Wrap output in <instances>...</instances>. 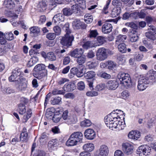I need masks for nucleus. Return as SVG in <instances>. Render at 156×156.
Segmentation results:
<instances>
[{"label": "nucleus", "instance_id": "nucleus-35", "mask_svg": "<svg viewBox=\"0 0 156 156\" xmlns=\"http://www.w3.org/2000/svg\"><path fill=\"white\" fill-rule=\"evenodd\" d=\"M20 141L26 142L27 141L28 139L27 133L25 131L23 132L20 134Z\"/></svg>", "mask_w": 156, "mask_h": 156}, {"label": "nucleus", "instance_id": "nucleus-16", "mask_svg": "<svg viewBox=\"0 0 156 156\" xmlns=\"http://www.w3.org/2000/svg\"><path fill=\"white\" fill-rule=\"evenodd\" d=\"M112 26L111 24L106 23L102 26V31L104 34H108L112 31Z\"/></svg>", "mask_w": 156, "mask_h": 156}, {"label": "nucleus", "instance_id": "nucleus-21", "mask_svg": "<svg viewBox=\"0 0 156 156\" xmlns=\"http://www.w3.org/2000/svg\"><path fill=\"white\" fill-rule=\"evenodd\" d=\"M64 19V15L62 13H58L54 16L53 18L52 21L56 23H57L58 21L63 22Z\"/></svg>", "mask_w": 156, "mask_h": 156}, {"label": "nucleus", "instance_id": "nucleus-53", "mask_svg": "<svg viewBox=\"0 0 156 156\" xmlns=\"http://www.w3.org/2000/svg\"><path fill=\"white\" fill-rule=\"evenodd\" d=\"M145 10L146 9H144L141 10L140 12H135V13H136L137 14H134V15H137L139 18H144L146 16Z\"/></svg>", "mask_w": 156, "mask_h": 156}, {"label": "nucleus", "instance_id": "nucleus-11", "mask_svg": "<svg viewBox=\"0 0 156 156\" xmlns=\"http://www.w3.org/2000/svg\"><path fill=\"white\" fill-rule=\"evenodd\" d=\"M83 53V51L81 48H76L73 51H71L69 55L71 57L77 58L82 55Z\"/></svg>", "mask_w": 156, "mask_h": 156}, {"label": "nucleus", "instance_id": "nucleus-57", "mask_svg": "<svg viewBox=\"0 0 156 156\" xmlns=\"http://www.w3.org/2000/svg\"><path fill=\"white\" fill-rule=\"evenodd\" d=\"M137 14L136 13H132L130 14L128 12L125 13L123 16L122 19L124 20H126L129 17L133 16L134 14Z\"/></svg>", "mask_w": 156, "mask_h": 156}, {"label": "nucleus", "instance_id": "nucleus-37", "mask_svg": "<svg viewBox=\"0 0 156 156\" xmlns=\"http://www.w3.org/2000/svg\"><path fill=\"white\" fill-rule=\"evenodd\" d=\"M75 2L83 9H84L86 8L85 1L84 0H75Z\"/></svg>", "mask_w": 156, "mask_h": 156}, {"label": "nucleus", "instance_id": "nucleus-13", "mask_svg": "<svg viewBox=\"0 0 156 156\" xmlns=\"http://www.w3.org/2000/svg\"><path fill=\"white\" fill-rule=\"evenodd\" d=\"M106 86L109 90H115L118 87V83L115 80H109L107 82Z\"/></svg>", "mask_w": 156, "mask_h": 156}, {"label": "nucleus", "instance_id": "nucleus-28", "mask_svg": "<svg viewBox=\"0 0 156 156\" xmlns=\"http://www.w3.org/2000/svg\"><path fill=\"white\" fill-rule=\"evenodd\" d=\"M78 143L76 140H74L73 138L70 136L66 142V145L68 146H73L76 145Z\"/></svg>", "mask_w": 156, "mask_h": 156}, {"label": "nucleus", "instance_id": "nucleus-43", "mask_svg": "<svg viewBox=\"0 0 156 156\" xmlns=\"http://www.w3.org/2000/svg\"><path fill=\"white\" fill-rule=\"evenodd\" d=\"M97 75L105 79H109L111 78V75L105 72H101L100 73H98Z\"/></svg>", "mask_w": 156, "mask_h": 156}, {"label": "nucleus", "instance_id": "nucleus-51", "mask_svg": "<svg viewBox=\"0 0 156 156\" xmlns=\"http://www.w3.org/2000/svg\"><path fill=\"white\" fill-rule=\"evenodd\" d=\"M98 35L97 30H90L88 36L90 37H95Z\"/></svg>", "mask_w": 156, "mask_h": 156}, {"label": "nucleus", "instance_id": "nucleus-63", "mask_svg": "<svg viewBox=\"0 0 156 156\" xmlns=\"http://www.w3.org/2000/svg\"><path fill=\"white\" fill-rule=\"evenodd\" d=\"M55 37L56 35L54 33H49L46 35V37L49 40H53Z\"/></svg>", "mask_w": 156, "mask_h": 156}, {"label": "nucleus", "instance_id": "nucleus-34", "mask_svg": "<svg viewBox=\"0 0 156 156\" xmlns=\"http://www.w3.org/2000/svg\"><path fill=\"white\" fill-rule=\"evenodd\" d=\"M118 49L119 51L122 53H126L127 51L126 45L124 43L119 44L118 45Z\"/></svg>", "mask_w": 156, "mask_h": 156}, {"label": "nucleus", "instance_id": "nucleus-42", "mask_svg": "<svg viewBox=\"0 0 156 156\" xmlns=\"http://www.w3.org/2000/svg\"><path fill=\"white\" fill-rule=\"evenodd\" d=\"M62 117V115L60 114H55L52 118V120L55 122H58L60 121Z\"/></svg>", "mask_w": 156, "mask_h": 156}, {"label": "nucleus", "instance_id": "nucleus-60", "mask_svg": "<svg viewBox=\"0 0 156 156\" xmlns=\"http://www.w3.org/2000/svg\"><path fill=\"white\" fill-rule=\"evenodd\" d=\"M12 73L15 76H19L21 75L20 69L18 68H16L12 71Z\"/></svg>", "mask_w": 156, "mask_h": 156}, {"label": "nucleus", "instance_id": "nucleus-22", "mask_svg": "<svg viewBox=\"0 0 156 156\" xmlns=\"http://www.w3.org/2000/svg\"><path fill=\"white\" fill-rule=\"evenodd\" d=\"M3 5L6 8L12 9L15 6V4L12 0H5L3 2Z\"/></svg>", "mask_w": 156, "mask_h": 156}, {"label": "nucleus", "instance_id": "nucleus-59", "mask_svg": "<svg viewBox=\"0 0 156 156\" xmlns=\"http://www.w3.org/2000/svg\"><path fill=\"white\" fill-rule=\"evenodd\" d=\"M111 2V0H108L106 2V4L105 6L104 7L103 10L102 12L105 14H106L108 13V11H107L108 8V6Z\"/></svg>", "mask_w": 156, "mask_h": 156}, {"label": "nucleus", "instance_id": "nucleus-33", "mask_svg": "<svg viewBox=\"0 0 156 156\" xmlns=\"http://www.w3.org/2000/svg\"><path fill=\"white\" fill-rule=\"evenodd\" d=\"M96 75L95 72L93 71H88L84 73V77L87 79H90L94 77Z\"/></svg>", "mask_w": 156, "mask_h": 156}, {"label": "nucleus", "instance_id": "nucleus-5", "mask_svg": "<svg viewBox=\"0 0 156 156\" xmlns=\"http://www.w3.org/2000/svg\"><path fill=\"white\" fill-rule=\"evenodd\" d=\"M151 147L147 145H143L139 147L136 150V154L139 156H147L151 152Z\"/></svg>", "mask_w": 156, "mask_h": 156}, {"label": "nucleus", "instance_id": "nucleus-64", "mask_svg": "<svg viewBox=\"0 0 156 156\" xmlns=\"http://www.w3.org/2000/svg\"><path fill=\"white\" fill-rule=\"evenodd\" d=\"M77 88L80 90H83L85 88V84L83 81L79 82L77 84Z\"/></svg>", "mask_w": 156, "mask_h": 156}, {"label": "nucleus", "instance_id": "nucleus-52", "mask_svg": "<svg viewBox=\"0 0 156 156\" xmlns=\"http://www.w3.org/2000/svg\"><path fill=\"white\" fill-rule=\"evenodd\" d=\"M24 82L26 83H27V81L22 76L19 77L18 80H16V84L19 85L20 84H23Z\"/></svg>", "mask_w": 156, "mask_h": 156}, {"label": "nucleus", "instance_id": "nucleus-29", "mask_svg": "<svg viewBox=\"0 0 156 156\" xmlns=\"http://www.w3.org/2000/svg\"><path fill=\"white\" fill-rule=\"evenodd\" d=\"M72 24L74 29H78L81 28L82 23L80 20L76 19L73 22Z\"/></svg>", "mask_w": 156, "mask_h": 156}, {"label": "nucleus", "instance_id": "nucleus-48", "mask_svg": "<svg viewBox=\"0 0 156 156\" xmlns=\"http://www.w3.org/2000/svg\"><path fill=\"white\" fill-rule=\"evenodd\" d=\"M30 33L37 34L39 33L40 30L39 28L36 26L31 27L30 28Z\"/></svg>", "mask_w": 156, "mask_h": 156}, {"label": "nucleus", "instance_id": "nucleus-4", "mask_svg": "<svg viewBox=\"0 0 156 156\" xmlns=\"http://www.w3.org/2000/svg\"><path fill=\"white\" fill-rule=\"evenodd\" d=\"M18 107V111L20 115H23L26 113L23 118L26 121H27L31 116L32 113L31 109L28 108L27 111L26 106L22 104H19Z\"/></svg>", "mask_w": 156, "mask_h": 156}, {"label": "nucleus", "instance_id": "nucleus-10", "mask_svg": "<svg viewBox=\"0 0 156 156\" xmlns=\"http://www.w3.org/2000/svg\"><path fill=\"white\" fill-rule=\"evenodd\" d=\"M122 146L123 150L126 154H130L133 152V147L131 144L125 143L122 144Z\"/></svg>", "mask_w": 156, "mask_h": 156}, {"label": "nucleus", "instance_id": "nucleus-56", "mask_svg": "<svg viewBox=\"0 0 156 156\" xmlns=\"http://www.w3.org/2000/svg\"><path fill=\"white\" fill-rule=\"evenodd\" d=\"M121 97L123 99L128 98L129 96V93L127 90H124L121 94Z\"/></svg>", "mask_w": 156, "mask_h": 156}, {"label": "nucleus", "instance_id": "nucleus-58", "mask_svg": "<svg viewBox=\"0 0 156 156\" xmlns=\"http://www.w3.org/2000/svg\"><path fill=\"white\" fill-rule=\"evenodd\" d=\"M52 93L54 95H57L59 94H64L65 92L63 90L55 89L52 91Z\"/></svg>", "mask_w": 156, "mask_h": 156}, {"label": "nucleus", "instance_id": "nucleus-8", "mask_svg": "<svg viewBox=\"0 0 156 156\" xmlns=\"http://www.w3.org/2000/svg\"><path fill=\"white\" fill-rule=\"evenodd\" d=\"M59 141L56 139H54L49 141L48 143V148L50 152H52L55 150V147L58 146Z\"/></svg>", "mask_w": 156, "mask_h": 156}, {"label": "nucleus", "instance_id": "nucleus-6", "mask_svg": "<svg viewBox=\"0 0 156 156\" xmlns=\"http://www.w3.org/2000/svg\"><path fill=\"white\" fill-rule=\"evenodd\" d=\"M105 51L106 48H100L98 49L96 54L97 60L103 61L107 58V55L106 54Z\"/></svg>", "mask_w": 156, "mask_h": 156}, {"label": "nucleus", "instance_id": "nucleus-36", "mask_svg": "<svg viewBox=\"0 0 156 156\" xmlns=\"http://www.w3.org/2000/svg\"><path fill=\"white\" fill-rule=\"evenodd\" d=\"M91 121L88 119H85L80 123V125L82 127H87L90 126L91 125Z\"/></svg>", "mask_w": 156, "mask_h": 156}, {"label": "nucleus", "instance_id": "nucleus-19", "mask_svg": "<svg viewBox=\"0 0 156 156\" xmlns=\"http://www.w3.org/2000/svg\"><path fill=\"white\" fill-rule=\"evenodd\" d=\"M67 119H64L66 120V122L69 125H72L75 124L77 121L76 117L75 116H68Z\"/></svg>", "mask_w": 156, "mask_h": 156}, {"label": "nucleus", "instance_id": "nucleus-2", "mask_svg": "<svg viewBox=\"0 0 156 156\" xmlns=\"http://www.w3.org/2000/svg\"><path fill=\"white\" fill-rule=\"evenodd\" d=\"M60 25L66 33L65 36L63 37L61 40L60 43L64 46H71L72 42L74 39V37L72 35L70 34L71 31L69 29V23H66L64 25L60 24Z\"/></svg>", "mask_w": 156, "mask_h": 156}, {"label": "nucleus", "instance_id": "nucleus-49", "mask_svg": "<svg viewBox=\"0 0 156 156\" xmlns=\"http://www.w3.org/2000/svg\"><path fill=\"white\" fill-rule=\"evenodd\" d=\"M117 60L120 64H122L126 62V58L125 56L123 55H119L117 58Z\"/></svg>", "mask_w": 156, "mask_h": 156}, {"label": "nucleus", "instance_id": "nucleus-12", "mask_svg": "<svg viewBox=\"0 0 156 156\" xmlns=\"http://www.w3.org/2000/svg\"><path fill=\"white\" fill-rule=\"evenodd\" d=\"M147 84L142 77L139 78L137 85L138 89L140 91L145 90L147 87Z\"/></svg>", "mask_w": 156, "mask_h": 156}, {"label": "nucleus", "instance_id": "nucleus-7", "mask_svg": "<svg viewBox=\"0 0 156 156\" xmlns=\"http://www.w3.org/2000/svg\"><path fill=\"white\" fill-rule=\"evenodd\" d=\"M142 77L147 84L151 85L156 81V74L154 73H147L145 77Z\"/></svg>", "mask_w": 156, "mask_h": 156}, {"label": "nucleus", "instance_id": "nucleus-40", "mask_svg": "<svg viewBox=\"0 0 156 156\" xmlns=\"http://www.w3.org/2000/svg\"><path fill=\"white\" fill-rule=\"evenodd\" d=\"M47 59L51 61H54L56 60V57L53 52H50L48 53Z\"/></svg>", "mask_w": 156, "mask_h": 156}, {"label": "nucleus", "instance_id": "nucleus-14", "mask_svg": "<svg viewBox=\"0 0 156 156\" xmlns=\"http://www.w3.org/2000/svg\"><path fill=\"white\" fill-rule=\"evenodd\" d=\"M70 136L74 140H76L77 143H80L82 142L83 135L81 132H77L73 133Z\"/></svg>", "mask_w": 156, "mask_h": 156}, {"label": "nucleus", "instance_id": "nucleus-26", "mask_svg": "<svg viewBox=\"0 0 156 156\" xmlns=\"http://www.w3.org/2000/svg\"><path fill=\"white\" fill-rule=\"evenodd\" d=\"M45 65L42 64H39L36 65L34 68L35 72H44V70H47L45 69Z\"/></svg>", "mask_w": 156, "mask_h": 156}, {"label": "nucleus", "instance_id": "nucleus-1", "mask_svg": "<svg viewBox=\"0 0 156 156\" xmlns=\"http://www.w3.org/2000/svg\"><path fill=\"white\" fill-rule=\"evenodd\" d=\"M120 118L116 113L112 112L105 117V122L107 127L109 128L116 129L120 126L121 122L120 121Z\"/></svg>", "mask_w": 156, "mask_h": 156}, {"label": "nucleus", "instance_id": "nucleus-3", "mask_svg": "<svg viewBox=\"0 0 156 156\" xmlns=\"http://www.w3.org/2000/svg\"><path fill=\"white\" fill-rule=\"evenodd\" d=\"M122 85L127 89L132 86V82L129 75L122 72H120L117 76Z\"/></svg>", "mask_w": 156, "mask_h": 156}, {"label": "nucleus", "instance_id": "nucleus-27", "mask_svg": "<svg viewBox=\"0 0 156 156\" xmlns=\"http://www.w3.org/2000/svg\"><path fill=\"white\" fill-rule=\"evenodd\" d=\"M156 33L154 32H150L148 31L145 34V36L148 39L152 41H154L156 39L155 35Z\"/></svg>", "mask_w": 156, "mask_h": 156}, {"label": "nucleus", "instance_id": "nucleus-50", "mask_svg": "<svg viewBox=\"0 0 156 156\" xmlns=\"http://www.w3.org/2000/svg\"><path fill=\"white\" fill-rule=\"evenodd\" d=\"M5 37L6 39L9 41H11L14 38L13 34L11 33H8L5 34Z\"/></svg>", "mask_w": 156, "mask_h": 156}, {"label": "nucleus", "instance_id": "nucleus-25", "mask_svg": "<svg viewBox=\"0 0 156 156\" xmlns=\"http://www.w3.org/2000/svg\"><path fill=\"white\" fill-rule=\"evenodd\" d=\"M83 148L86 151L90 152L94 149V144L92 143H87L83 145Z\"/></svg>", "mask_w": 156, "mask_h": 156}, {"label": "nucleus", "instance_id": "nucleus-55", "mask_svg": "<svg viewBox=\"0 0 156 156\" xmlns=\"http://www.w3.org/2000/svg\"><path fill=\"white\" fill-rule=\"evenodd\" d=\"M92 42L90 41H88L86 42L83 45V47L85 49H88L92 47Z\"/></svg>", "mask_w": 156, "mask_h": 156}, {"label": "nucleus", "instance_id": "nucleus-24", "mask_svg": "<svg viewBox=\"0 0 156 156\" xmlns=\"http://www.w3.org/2000/svg\"><path fill=\"white\" fill-rule=\"evenodd\" d=\"M137 31L136 30H133L131 32L130 35V40L131 42H135L136 41L138 38V36L137 34Z\"/></svg>", "mask_w": 156, "mask_h": 156}, {"label": "nucleus", "instance_id": "nucleus-17", "mask_svg": "<svg viewBox=\"0 0 156 156\" xmlns=\"http://www.w3.org/2000/svg\"><path fill=\"white\" fill-rule=\"evenodd\" d=\"M48 71L47 70H44V72H34L33 73L34 76L38 79H41L47 76Z\"/></svg>", "mask_w": 156, "mask_h": 156}, {"label": "nucleus", "instance_id": "nucleus-41", "mask_svg": "<svg viewBox=\"0 0 156 156\" xmlns=\"http://www.w3.org/2000/svg\"><path fill=\"white\" fill-rule=\"evenodd\" d=\"M106 64L108 69L111 70L114 69L116 66V63L112 61H108L106 62Z\"/></svg>", "mask_w": 156, "mask_h": 156}, {"label": "nucleus", "instance_id": "nucleus-23", "mask_svg": "<svg viewBox=\"0 0 156 156\" xmlns=\"http://www.w3.org/2000/svg\"><path fill=\"white\" fill-rule=\"evenodd\" d=\"M57 5V3L55 0H47V8L52 10Z\"/></svg>", "mask_w": 156, "mask_h": 156}, {"label": "nucleus", "instance_id": "nucleus-46", "mask_svg": "<svg viewBox=\"0 0 156 156\" xmlns=\"http://www.w3.org/2000/svg\"><path fill=\"white\" fill-rule=\"evenodd\" d=\"M53 30L56 35L58 36L61 34V29L59 26H55L53 28Z\"/></svg>", "mask_w": 156, "mask_h": 156}, {"label": "nucleus", "instance_id": "nucleus-45", "mask_svg": "<svg viewBox=\"0 0 156 156\" xmlns=\"http://www.w3.org/2000/svg\"><path fill=\"white\" fill-rule=\"evenodd\" d=\"M61 99L60 97H55L51 101V103L53 105L58 104L61 101Z\"/></svg>", "mask_w": 156, "mask_h": 156}, {"label": "nucleus", "instance_id": "nucleus-44", "mask_svg": "<svg viewBox=\"0 0 156 156\" xmlns=\"http://www.w3.org/2000/svg\"><path fill=\"white\" fill-rule=\"evenodd\" d=\"M85 57L82 55L79 56V57L77 58L76 59L77 62L80 65H82L85 62Z\"/></svg>", "mask_w": 156, "mask_h": 156}, {"label": "nucleus", "instance_id": "nucleus-20", "mask_svg": "<svg viewBox=\"0 0 156 156\" xmlns=\"http://www.w3.org/2000/svg\"><path fill=\"white\" fill-rule=\"evenodd\" d=\"M76 88L75 84L73 83L66 84L63 87L64 91H73Z\"/></svg>", "mask_w": 156, "mask_h": 156}, {"label": "nucleus", "instance_id": "nucleus-61", "mask_svg": "<svg viewBox=\"0 0 156 156\" xmlns=\"http://www.w3.org/2000/svg\"><path fill=\"white\" fill-rule=\"evenodd\" d=\"M105 85L104 83H101L97 85L95 87V90L97 91L101 90L105 87Z\"/></svg>", "mask_w": 156, "mask_h": 156}, {"label": "nucleus", "instance_id": "nucleus-30", "mask_svg": "<svg viewBox=\"0 0 156 156\" xmlns=\"http://www.w3.org/2000/svg\"><path fill=\"white\" fill-rule=\"evenodd\" d=\"M121 9L119 8H116L113 9L111 16L112 17H115L118 16L120 13Z\"/></svg>", "mask_w": 156, "mask_h": 156}, {"label": "nucleus", "instance_id": "nucleus-39", "mask_svg": "<svg viewBox=\"0 0 156 156\" xmlns=\"http://www.w3.org/2000/svg\"><path fill=\"white\" fill-rule=\"evenodd\" d=\"M63 13L64 15L66 16H69L73 14V12L69 8H65L62 10Z\"/></svg>", "mask_w": 156, "mask_h": 156}, {"label": "nucleus", "instance_id": "nucleus-54", "mask_svg": "<svg viewBox=\"0 0 156 156\" xmlns=\"http://www.w3.org/2000/svg\"><path fill=\"white\" fill-rule=\"evenodd\" d=\"M112 3L113 5L117 7V8H120L122 5V3L120 0H113Z\"/></svg>", "mask_w": 156, "mask_h": 156}, {"label": "nucleus", "instance_id": "nucleus-38", "mask_svg": "<svg viewBox=\"0 0 156 156\" xmlns=\"http://www.w3.org/2000/svg\"><path fill=\"white\" fill-rule=\"evenodd\" d=\"M105 38L101 36H99L97 38L96 46H99L102 45L105 42Z\"/></svg>", "mask_w": 156, "mask_h": 156}, {"label": "nucleus", "instance_id": "nucleus-15", "mask_svg": "<svg viewBox=\"0 0 156 156\" xmlns=\"http://www.w3.org/2000/svg\"><path fill=\"white\" fill-rule=\"evenodd\" d=\"M109 150L108 147L105 145H101L99 149V154L101 156H107Z\"/></svg>", "mask_w": 156, "mask_h": 156}, {"label": "nucleus", "instance_id": "nucleus-31", "mask_svg": "<svg viewBox=\"0 0 156 156\" xmlns=\"http://www.w3.org/2000/svg\"><path fill=\"white\" fill-rule=\"evenodd\" d=\"M38 60V59L37 57L31 58L27 63V66L28 67H31L36 63Z\"/></svg>", "mask_w": 156, "mask_h": 156}, {"label": "nucleus", "instance_id": "nucleus-32", "mask_svg": "<svg viewBox=\"0 0 156 156\" xmlns=\"http://www.w3.org/2000/svg\"><path fill=\"white\" fill-rule=\"evenodd\" d=\"M127 38V36L126 35L121 34L119 35L116 38L115 42L116 44H118L121 42H124Z\"/></svg>", "mask_w": 156, "mask_h": 156}, {"label": "nucleus", "instance_id": "nucleus-18", "mask_svg": "<svg viewBox=\"0 0 156 156\" xmlns=\"http://www.w3.org/2000/svg\"><path fill=\"white\" fill-rule=\"evenodd\" d=\"M140 136L139 132L137 131H132L129 132L128 135L129 138L134 140H137Z\"/></svg>", "mask_w": 156, "mask_h": 156}, {"label": "nucleus", "instance_id": "nucleus-62", "mask_svg": "<svg viewBox=\"0 0 156 156\" xmlns=\"http://www.w3.org/2000/svg\"><path fill=\"white\" fill-rule=\"evenodd\" d=\"M98 94L97 92L95 91H88L86 93V94L88 96L93 97L97 96Z\"/></svg>", "mask_w": 156, "mask_h": 156}, {"label": "nucleus", "instance_id": "nucleus-9", "mask_svg": "<svg viewBox=\"0 0 156 156\" xmlns=\"http://www.w3.org/2000/svg\"><path fill=\"white\" fill-rule=\"evenodd\" d=\"M84 136L87 139L90 140H92L95 138L96 134L94 130L91 129H88L85 131Z\"/></svg>", "mask_w": 156, "mask_h": 156}, {"label": "nucleus", "instance_id": "nucleus-47", "mask_svg": "<svg viewBox=\"0 0 156 156\" xmlns=\"http://www.w3.org/2000/svg\"><path fill=\"white\" fill-rule=\"evenodd\" d=\"M5 34L2 31H0V43L2 44H4L7 42L5 38H4Z\"/></svg>", "mask_w": 156, "mask_h": 156}]
</instances>
